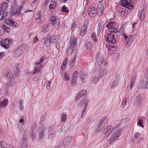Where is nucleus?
<instances>
[{"label":"nucleus","instance_id":"nucleus-49","mask_svg":"<svg viewBox=\"0 0 148 148\" xmlns=\"http://www.w3.org/2000/svg\"><path fill=\"white\" fill-rule=\"evenodd\" d=\"M84 105V101L82 100L78 104V106L80 108H82L83 106Z\"/></svg>","mask_w":148,"mask_h":148},{"label":"nucleus","instance_id":"nucleus-31","mask_svg":"<svg viewBox=\"0 0 148 148\" xmlns=\"http://www.w3.org/2000/svg\"><path fill=\"white\" fill-rule=\"evenodd\" d=\"M146 11V10L144 9L141 12L140 19L141 21L143 20L145 17Z\"/></svg>","mask_w":148,"mask_h":148},{"label":"nucleus","instance_id":"nucleus-61","mask_svg":"<svg viewBox=\"0 0 148 148\" xmlns=\"http://www.w3.org/2000/svg\"><path fill=\"white\" fill-rule=\"evenodd\" d=\"M66 66V65L65 64H62L61 67V70L63 71L65 69Z\"/></svg>","mask_w":148,"mask_h":148},{"label":"nucleus","instance_id":"nucleus-1","mask_svg":"<svg viewBox=\"0 0 148 148\" xmlns=\"http://www.w3.org/2000/svg\"><path fill=\"white\" fill-rule=\"evenodd\" d=\"M120 128L117 126L116 127L111 130L107 138L109 140H112V142H114L116 138L120 136Z\"/></svg>","mask_w":148,"mask_h":148},{"label":"nucleus","instance_id":"nucleus-18","mask_svg":"<svg viewBox=\"0 0 148 148\" xmlns=\"http://www.w3.org/2000/svg\"><path fill=\"white\" fill-rule=\"evenodd\" d=\"M134 36L131 35L129 36L128 39V42H127V44L128 47H129L131 45L132 42L134 41Z\"/></svg>","mask_w":148,"mask_h":148},{"label":"nucleus","instance_id":"nucleus-14","mask_svg":"<svg viewBox=\"0 0 148 148\" xmlns=\"http://www.w3.org/2000/svg\"><path fill=\"white\" fill-rule=\"evenodd\" d=\"M77 44V40L76 39H75L74 40H73V39H71L70 42L69 43V46L68 47V49H71L72 45L73 47V48H74L76 46Z\"/></svg>","mask_w":148,"mask_h":148},{"label":"nucleus","instance_id":"nucleus-43","mask_svg":"<svg viewBox=\"0 0 148 148\" xmlns=\"http://www.w3.org/2000/svg\"><path fill=\"white\" fill-rule=\"evenodd\" d=\"M127 101L126 98L123 99L122 101V107L123 108H124L125 106L126 105Z\"/></svg>","mask_w":148,"mask_h":148},{"label":"nucleus","instance_id":"nucleus-40","mask_svg":"<svg viewBox=\"0 0 148 148\" xmlns=\"http://www.w3.org/2000/svg\"><path fill=\"white\" fill-rule=\"evenodd\" d=\"M61 11L62 12H65L66 13H67L69 12V10L64 5L62 6L61 8Z\"/></svg>","mask_w":148,"mask_h":148},{"label":"nucleus","instance_id":"nucleus-44","mask_svg":"<svg viewBox=\"0 0 148 148\" xmlns=\"http://www.w3.org/2000/svg\"><path fill=\"white\" fill-rule=\"evenodd\" d=\"M51 21L52 22H54L56 21L57 19H59L58 17H56V16H53V17H51L50 18Z\"/></svg>","mask_w":148,"mask_h":148},{"label":"nucleus","instance_id":"nucleus-55","mask_svg":"<svg viewBox=\"0 0 148 148\" xmlns=\"http://www.w3.org/2000/svg\"><path fill=\"white\" fill-rule=\"evenodd\" d=\"M45 25L46 26V27L49 30V29L50 28L52 24L51 23H48L47 24H45Z\"/></svg>","mask_w":148,"mask_h":148},{"label":"nucleus","instance_id":"nucleus-59","mask_svg":"<svg viewBox=\"0 0 148 148\" xmlns=\"http://www.w3.org/2000/svg\"><path fill=\"white\" fill-rule=\"evenodd\" d=\"M81 97L79 93L77 94L76 97L75 101L78 100Z\"/></svg>","mask_w":148,"mask_h":148},{"label":"nucleus","instance_id":"nucleus-39","mask_svg":"<svg viewBox=\"0 0 148 148\" xmlns=\"http://www.w3.org/2000/svg\"><path fill=\"white\" fill-rule=\"evenodd\" d=\"M14 73L13 75L14 77H17L19 76V70L16 69L13 71Z\"/></svg>","mask_w":148,"mask_h":148},{"label":"nucleus","instance_id":"nucleus-47","mask_svg":"<svg viewBox=\"0 0 148 148\" xmlns=\"http://www.w3.org/2000/svg\"><path fill=\"white\" fill-rule=\"evenodd\" d=\"M63 78L64 80H66V81H68L69 79V76L66 73H64V76H63Z\"/></svg>","mask_w":148,"mask_h":148},{"label":"nucleus","instance_id":"nucleus-19","mask_svg":"<svg viewBox=\"0 0 148 148\" xmlns=\"http://www.w3.org/2000/svg\"><path fill=\"white\" fill-rule=\"evenodd\" d=\"M97 9H96L95 8H91L89 12V15L90 16H92L93 15L97 14Z\"/></svg>","mask_w":148,"mask_h":148},{"label":"nucleus","instance_id":"nucleus-64","mask_svg":"<svg viewBox=\"0 0 148 148\" xmlns=\"http://www.w3.org/2000/svg\"><path fill=\"white\" fill-rule=\"evenodd\" d=\"M34 43H36L38 42V38L37 36H35L34 38Z\"/></svg>","mask_w":148,"mask_h":148},{"label":"nucleus","instance_id":"nucleus-7","mask_svg":"<svg viewBox=\"0 0 148 148\" xmlns=\"http://www.w3.org/2000/svg\"><path fill=\"white\" fill-rule=\"evenodd\" d=\"M113 33L110 32L107 34L106 40L109 43L114 44L116 43V41L114 38V35Z\"/></svg>","mask_w":148,"mask_h":148},{"label":"nucleus","instance_id":"nucleus-13","mask_svg":"<svg viewBox=\"0 0 148 148\" xmlns=\"http://www.w3.org/2000/svg\"><path fill=\"white\" fill-rule=\"evenodd\" d=\"M72 137L71 136H66L65 137L63 141L62 145L64 147H62V148L65 147L66 145L69 144L71 141Z\"/></svg>","mask_w":148,"mask_h":148},{"label":"nucleus","instance_id":"nucleus-50","mask_svg":"<svg viewBox=\"0 0 148 148\" xmlns=\"http://www.w3.org/2000/svg\"><path fill=\"white\" fill-rule=\"evenodd\" d=\"M35 19H36V18H38L39 17V18H41V12H39L38 13V14H36L35 16Z\"/></svg>","mask_w":148,"mask_h":148},{"label":"nucleus","instance_id":"nucleus-63","mask_svg":"<svg viewBox=\"0 0 148 148\" xmlns=\"http://www.w3.org/2000/svg\"><path fill=\"white\" fill-rule=\"evenodd\" d=\"M21 63H19L16 65V69L19 70L20 68L21 67Z\"/></svg>","mask_w":148,"mask_h":148},{"label":"nucleus","instance_id":"nucleus-52","mask_svg":"<svg viewBox=\"0 0 148 148\" xmlns=\"http://www.w3.org/2000/svg\"><path fill=\"white\" fill-rule=\"evenodd\" d=\"M86 90H83L80 92L79 93L80 95V96L82 97L86 93Z\"/></svg>","mask_w":148,"mask_h":148},{"label":"nucleus","instance_id":"nucleus-20","mask_svg":"<svg viewBox=\"0 0 148 148\" xmlns=\"http://www.w3.org/2000/svg\"><path fill=\"white\" fill-rule=\"evenodd\" d=\"M107 71L104 68H101L99 70V74L100 77L104 76L106 74Z\"/></svg>","mask_w":148,"mask_h":148},{"label":"nucleus","instance_id":"nucleus-57","mask_svg":"<svg viewBox=\"0 0 148 148\" xmlns=\"http://www.w3.org/2000/svg\"><path fill=\"white\" fill-rule=\"evenodd\" d=\"M51 80L48 82V84L46 86V88L47 89H49L50 88V85L51 84Z\"/></svg>","mask_w":148,"mask_h":148},{"label":"nucleus","instance_id":"nucleus-3","mask_svg":"<svg viewBox=\"0 0 148 148\" xmlns=\"http://www.w3.org/2000/svg\"><path fill=\"white\" fill-rule=\"evenodd\" d=\"M44 61V59L42 58L36 63V66L34 68V69L32 73L36 74L40 72L42 69L43 68L44 66L43 65H41L40 67H39V65Z\"/></svg>","mask_w":148,"mask_h":148},{"label":"nucleus","instance_id":"nucleus-46","mask_svg":"<svg viewBox=\"0 0 148 148\" xmlns=\"http://www.w3.org/2000/svg\"><path fill=\"white\" fill-rule=\"evenodd\" d=\"M118 11L119 13H121V14L124 15V14L126 13V12L125 9H120Z\"/></svg>","mask_w":148,"mask_h":148},{"label":"nucleus","instance_id":"nucleus-37","mask_svg":"<svg viewBox=\"0 0 148 148\" xmlns=\"http://www.w3.org/2000/svg\"><path fill=\"white\" fill-rule=\"evenodd\" d=\"M56 2L53 1H51L49 6V8L54 9L56 7Z\"/></svg>","mask_w":148,"mask_h":148},{"label":"nucleus","instance_id":"nucleus-27","mask_svg":"<svg viewBox=\"0 0 148 148\" xmlns=\"http://www.w3.org/2000/svg\"><path fill=\"white\" fill-rule=\"evenodd\" d=\"M140 96L139 95L135 97H133L131 99V102H135L137 103L138 101V103H139V101H140V99L139 98ZM141 99H140L141 100Z\"/></svg>","mask_w":148,"mask_h":148},{"label":"nucleus","instance_id":"nucleus-62","mask_svg":"<svg viewBox=\"0 0 148 148\" xmlns=\"http://www.w3.org/2000/svg\"><path fill=\"white\" fill-rule=\"evenodd\" d=\"M35 22L37 24H38L41 21V18H39V17L38 18H36V19H35Z\"/></svg>","mask_w":148,"mask_h":148},{"label":"nucleus","instance_id":"nucleus-53","mask_svg":"<svg viewBox=\"0 0 148 148\" xmlns=\"http://www.w3.org/2000/svg\"><path fill=\"white\" fill-rule=\"evenodd\" d=\"M66 120V116L65 114H63L62 116V122H64Z\"/></svg>","mask_w":148,"mask_h":148},{"label":"nucleus","instance_id":"nucleus-29","mask_svg":"<svg viewBox=\"0 0 148 148\" xmlns=\"http://www.w3.org/2000/svg\"><path fill=\"white\" fill-rule=\"evenodd\" d=\"M28 45H23L20 47H19L18 48L20 49V51L23 53L25 51Z\"/></svg>","mask_w":148,"mask_h":148},{"label":"nucleus","instance_id":"nucleus-58","mask_svg":"<svg viewBox=\"0 0 148 148\" xmlns=\"http://www.w3.org/2000/svg\"><path fill=\"white\" fill-rule=\"evenodd\" d=\"M77 75V71H75L74 72L73 74V78H74V79H75L76 78Z\"/></svg>","mask_w":148,"mask_h":148},{"label":"nucleus","instance_id":"nucleus-56","mask_svg":"<svg viewBox=\"0 0 148 148\" xmlns=\"http://www.w3.org/2000/svg\"><path fill=\"white\" fill-rule=\"evenodd\" d=\"M29 136L32 137V139H33L35 137L34 136L33 134V130L32 129L30 132V135Z\"/></svg>","mask_w":148,"mask_h":148},{"label":"nucleus","instance_id":"nucleus-8","mask_svg":"<svg viewBox=\"0 0 148 148\" xmlns=\"http://www.w3.org/2000/svg\"><path fill=\"white\" fill-rule=\"evenodd\" d=\"M12 43V41L8 39H6L4 40V42H2L1 43V45L6 49H7L9 48L10 46Z\"/></svg>","mask_w":148,"mask_h":148},{"label":"nucleus","instance_id":"nucleus-25","mask_svg":"<svg viewBox=\"0 0 148 148\" xmlns=\"http://www.w3.org/2000/svg\"><path fill=\"white\" fill-rule=\"evenodd\" d=\"M56 21L52 22L53 24L54 25L56 29H58L60 28V22L59 19L56 20Z\"/></svg>","mask_w":148,"mask_h":148},{"label":"nucleus","instance_id":"nucleus-5","mask_svg":"<svg viewBox=\"0 0 148 148\" xmlns=\"http://www.w3.org/2000/svg\"><path fill=\"white\" fill-rule=\"evenodd\" d=\"M108 119L106 117H104L101 118L100 120L98 125V130L100 131L107 124Z\"/></svg>","mask_w":148,"mask_h":148},{"label":"nucleus","instance_id":"nucleus-22","mask_svg":"<svg viewBox=\"0 0 148 148\" xmlns=\"http://www.w3.org/2000/svg\"><path fill=\"white\" fill-rule=\"evenodd\" d=\"M80 78L82 80V82L85 83L87 78V75L86 74L81 73L80 75Z\"/></svg>","mask_w":148,"mask_h":148},{"label":"nucleus","instance_id":"nucleus-54","mask_svg":"<svg viewBox=\"0 0 148 148\" xmlns=\"http://www.w3.org/2000/svg\"><path fill=\"white\" fill-rule=\"evenodd\" d=\"M15 10H14L13 8H12L10 12V15L11 16H14V12Z\"/></svg>","mask_w":148,"mask_h":148},{"label":"nucleus","instance_id":"nucleus-9","mask_svg":"<svg viewBox=\"0 0 148 148\" xmlns=\"http://www.w3.org/2000/svg\"><path fill=\"white\" fill-rule=\"evenodd\" d=\"M45 127V126L42 125L38 129V139L41 140L42 139V137L44 136V133Z\"/></svg>","mask_w":148,"mask_h":148},{"label":"nucleus","instance_id":"nucleus-10","mask_svg":"<svg viewBox=\"0 0 148 148\" xmlns=\"http://www.w3.org/2000/svg\"><path fill=\"white\" fill-rule=\"evenodd\" d=\"M71 55L72 57L70 61V63L69 64V66H70V68H72L73 66L75 63L76 61V59L77 56L76 53L75 52L74 53H72Z\"/></svg>","mask_w":148,"mask_h":148},{"label":"nucleus","instance_id":"nucleus-35","mask_svg":"<svg viewBox=\"0 0 148 148\" xmlns=\"http://www.w3.org/2000/svg\"><path fill=\"white\" fill-rule=\"evenodd\" d=\"M50 38L51 43H54L56 42V36H50Z\"/></svg>","mask_w":148,"mask_h":148},{"label":"nucleus","instance_id":"nucleus-42","mask_svg":"<svg viewBox=\"0 0 148 148\" xmlns=\"http://www.w3.org/2000/svg\"><path fill=\"white\" fill-rule=\"evenodd\" d=\"M143 120H138L137 122V125L138 126L141 127H142L143 128L144 127V125H143Z\"/></svg>","mask_w":148,"mask_h":148},{"label":"nucleus","instance_id":"nucleus-23","mask_svg":"<svg viewBox=\"0 0 148 148\" xmlns=\"http://www.w3.org/2000/svg\"><path fill=\"white\" fill-rule=\"evenodd\" d=\"M140 86L142 88H148V82L145 81H142L140 83Z\"/></svg>","mask_w":148,"mask_h":148},{"label":"nucleus","instance_id":"nucleus-28","mask_svg":"<svg viewBox=\"0 0 148 148\" xmlns=\"http://www.w3.org/2000/svg\"><path fill=\"white\" fill-rule=\"evenodd\" d=\"M22 53L21 52V51H20V49H18V48L14 51V56L16 57H18L20 56Z\"/></svg>","mask_w":148,"mask_h":148},{"label":"nucleus","instance_id":"nucleus-17","mask_svg":"<svg viewBox=\"0 0 148 148\" xmlns=\"http://www.w3.org/2000/svg\"><path fill=\"white\" fill-rule=\"evenodd\" d=\"M0 145L2 148H14L12 146L7 144L5 142H1Z\"/></svg>","mask_w":148,"mask_h":148},{"label":"nucleus","instance_id":"nucleus-12","mask_svg":"<svg viewBox=\"0 0 148 148\" xmlns=\"http://www.w3.org/2000/svg\"><path fill=\"white\" fill-rule=\"evenodd\" d=\"M104 7L102 5L99 4L97 9V15L99 16H101L103 13Z\"/></svg>","mask_w":148,"mask_h":148},{"label":"nucleus","instance_id":"nucleus-38","mask_svg":"<svg viewBox=\"0 0 148 148\" xmlns=\"http://www.w3.org/2000/svg\"><path fill=\"white\" fill-rule=\"evenodd\" d=\"M14 10H15L14 12V16H19L21 14V12L19 10L16 9H14Z\"/></svg>","mask_w":148,"mask_h":148},{"label":"nucleus","instance_id":"nucleus-33","mask_svg":"<svg viewBox=\"0 0 148 148\" xmlns=\"http://www.w3.org/2000/svg\"><path fill=\"white\" fill-rule=\"evenodd\" d=\"M92 45V44L90 41H89L88 40H87L86 41L85 46L86 48L87 49L90 48L91 49V46Z\"/></svg>","mask_w":148,"mask_h":148},{"label":"nucleus","instance_id":"nucleus-26","mask_svg":"<svg viewBox=\"0 0 148 148\" xmlns=\"http://www.w3.org/2000/svg\"><path fill=\"white\" fill-rule=\"evenodd\" d=\"M8 100L6 99H5L3 101L1 102L0 107L2 108L8 105Z\"/></svg>","mask_w":148,"mask_h":148},{"label":"nucleus","instance_id":"nucleus-4","mask_svg":"<svg viewBox=\"0 0 148 148\" xmlns=\"http://www.w3.org/2000/svg\"><path fill=\"white\" fill-rule=\"evenodd\" d=\"M116 23L113 21H111L108 22L106 25V27L109 30L110 32L117 33V30L115 28Z\"/></svg>","mask_w":148,"mask_h":148},{"label":"nucleus","instance_id":"nucleus-21","mask_svg":"<svg viewBox=\"0 0 148 148\" xmlns=\"http://www.w3.org/2000/svg\"><path fill=\"white\" fill-rule=\"evenodd\" d=\"M44 41L45 45L46 47H48L51 43L50 38V36H48L46 37Z\"/></svg>","mask_w":148,"mask_h":148},{"label":"nucleus","instance_id":"nucleus-32","mask_svg":"<svg viewBox=\"0 0 148 148\" xmlns=\"http://www.w3.org/2000/svg\"><path fill=\"white\" fill-rule=\"evenodd\" d=\"M103 22L101 21L98 23L99 26V30L97 31V33H98V32L99 31V33H100L101 31L102 30L103 27Z\"/></svg>","mask_w":148,"mask_h":148},{"label":"nucleus","instance_id":"nucleus-41","mask_svg":"<svg viewBox=\"0 0 148 148\" xmlns=\"http://www.w3.org/2000/svg\"><path fill=\"white\" fill-rule=\"evenodd\" d=\"M98 78L97 77H94L92 79L91 82L92 84H95L98 81Z\"/></svg>","mask_w":148,"mask_h":148},{"label":"nucleus","instance_id":"nucleus-24","mask_svg":"<svg viewBox=\"0 0 148 148\" xmlns=\"http://www.w3.org/2000/svg\"><path fill=\"white\" fill-rule=\"evenodd\" d=\"M15 82V80L13 77L10 78L9 81L7 83L8 86L11 87L14 84Z\"/></svg>","mask_w":148,"mask_h":148},{"label":"nucleus","instance_id":"nucleus-15","mask_svg":"<svg viewBox=\"0 0 148 148\" xmlns=\"http://www.w3.org/2000/svg\"><path fill=\"white\" fill-rule=\"evenodd\" d=\"M27 140V138L25 136H24L23 140L21 141L20 144L21 148H25V147H27L28 142Z\"/></svg>","mask_w":148,"mask_h":148},{"label":"nucleus","instance_id":"nucleus-34","mask_svg":"<svg viewBox=\"0 0 148 148\" xmlns=\"http://www.w3.org/2000/svg\"><path fill=\"white\" fill-rule=\"evenodd\" d=\"M5 76L7 77L8 78L10 79L12 78V77H14L13 74L10 71L6 73L5 75Z\"/></svg>","mask_w":148,"mask_h":148},{"label":"nucleus","instance_id":"nucleus-6","mask_svg":"<svg viewBox=\"0 0 148 148\" xmlns=\"http://www.w3.org/2000/svg\"><path fill=\"white\" fill-rule=\"evenodd\" d=\"M89 21L86 20L85 21L84 24L80 28V35L82 36H84L87 32V28L88 26Z\"/></svg>","mask_w":148,"mask_h":148},{"label":"nucleus","instance_id":"nucleus-2","mask_svg":"<svg viewBox=\"0 0 148 148\" xmlns=\"http://www.w3.org/2000/svg\"><path fill=\"white\" fill-rule=\"evenodd\" d=\"M136 1L135 0H121V5L130 10H132L134 8V6L132 4L135 3Z\"/></svg>","mask_w":148,"mask_h":148},{"label":"nucleus","instance_id":"nucleus-11","mask_svg":"<svg viewBox=\"0 0 148 148\" xmlns=\"http://www.w3.org/2000/svg\"><path fill=\"white\" fill-rule=\"evenodd\" d=\"M5 22L7 24L12 27L16 28L17 27V24L12 19H7L5 20Z\"/></svg>","mask_w":148,"mask_h":148},{"label":"nucleus","instance_id":"nucleus-60","mask_svg":"<svg viewBox=\"0 0 148 148\" xmlns=\"http://www.w3.org/2000/svg\"><path fill=\"white\" fill-rule=\"evenodd\" d=\"M118 82V81H115L114 82H113L111 86L112 87H114L116 86L117 85V84Z\"/></svg>","mask_w":148,"mask_h":148},{"label":"nucleus","instance_id":"nucleus-51","mask_svg":"<svg viewBox=\"0 0 148 148\" xmlns=\"http://www.w3.org/2000/svg\"><path fill=\"white\" fill-rule=\"evenodd\" d=\"M42 32H47L48 31V29H47L46 26L45 25H44L43 27H42Z\"/></svg>","mask_w":148,"mask_h":148},{"label":"nucleus","instance_id":"nucleus-30","mask_svg":"<svg viewBox=\"0 0 148 148\" xmlns=\"http://www.w3.org/2000/svg\"><path fill=\"white\" fill-rule=\"evenodd\" d=\"M111 127V126L110 125H109L106 127L102 130V132L104 134L106 133L110 130Z\"/></svg>","mask_w":148,"mask_h":148},{"label":"nucleus","instance_id":"nucleus-45","mask_svg":"<svg viewBox=\"0 0 148 148\" xmlns=\"http://www.w3.org/2000/svg\"><path fill=\"white\" fill-rule=\"evenodd\" d=\"M91 37L95 42H97V40L96 37V35L94 33H92Z\"/></svg>","mask_w":148,"mask_h":148},{"label":"nucleus","instance_id":"nucleus-16","mask_svg":"<svg viewBox=\"0 0 148 148\" xmlns=\"http://www.w3.org/2000/svg\"><path fill=\"white\" fill-rule=\"evenodd\" d=\"M8 7V4L7 3L4 2L0 5V12H4Z\"/></svg>","mask_w":148,"mask_h":148},{"label":"nucleus","instance_id":"nucleus-36","mask_svg":"<svg viewBox=\"0 0 148 148\" xmlns=\"http://www.w3.org/2000/svg\"><path fill=\"white\" fill-rule=\"evenodd\" d=\"M23 101L22 100L18 102V105L21 110H23L24 109V107L23 105Z\"/></svg>","mask_w":148,"mask_h":148},{"label":"nucleus","instance_id":"nucleus-48","mask_svg":"<svg viewBox=\"0 0 148 148\" xmlns=\"http://www.w3.org/2000/svg\"><path fill=\"white\" fill-rule=\"evenodd\" d=\"M77 27V24L75 22H73L72 24V26L71 27V29L72 31L74 30Z\"/></svg>","mask_w":148,"mask_h":148}]
</instances>
